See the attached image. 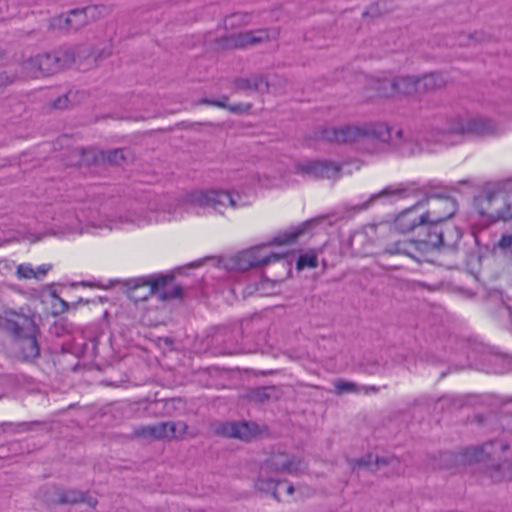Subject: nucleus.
Segmentation results:
<instances>
[{
  "label": "nucleus",
  "mask_w": 512,
  "mask_h": 512,
  "mask_svg": "<svg viewBox=\"0 0 512 512\" xmlns=\"http://www.w3.org/2000/svg\"><path fill=\"white\" fill-rule=\"evenodd\" d=\"M321 138L335 143L370 141L387 143L402 156H413L421 151L410 133H405L402 129H396L383 122L345 125L339 128L326 127L321 130Z\"/></svg>",
  "instance_id": "1"
},
{
  "label": "nucleus",
  "mask_w": 512,
  "mask_h": 512,
  "mask_svg": "<svg viewBox=\"0 0 512 512\" xmlns=\"http://www.w3.org/2000/svg\"><path fill=\"white\" fill-rule=\"evenodd\" d=\"M306 470V464L300 458L290 456L284 451H278L265 462L261 468V476L257 480L255 487L262 492L271 493L277 500H281L280 487L284 486L286 495L291 496L294 492V486L287 481H275L272 478H264V474L269 472L287 473L291 475H300Z\"/></svg>",
  "instance_id": "2"
},
{
  "label": "nucleus",
  "mask_w": 512,
  "mask_h": 512,
  "mask_svg": "<svg viewBox=\"0 0 512 512\" xmlns=\"http://www.w3.org/2000/svg\"><path fill=\"white\" fill-rule=\"evenodd\" d=\"M243 204L228 191L224 190H198L186 194L172 213V218L183 216V212L200 214L199 209H212L222 214L224 209L239 208Z\"/></svg>",
  "instance_id": "3"
},
{
  "label": "nucleus",
  "mask_w": 512,
  "mask_h": 512,
  "mask_svg": "<svg viewBox=\"0 0 512 512\" xmlns=\"http://www.w3.org/2000/svg\"><path fill=\"white\" fill-rule=\"evenodd\" d=\"M173 280V274L130 278V301L137 303L147 300L150 296H157L161 301L180 298L182 288L173 285Z\"/></svg>",
  "instance_id": "4"
},
{
  "label": "nucleus",
  "mask_w": 512,
  "mask_h": 512,
  "mask_svg": "<svg viewBox=\"0 0 512 512\" xmlns=\"http://www.w3.org/2000/svg\"><path fill=\"white\" fill-rule=\"evenodd\" d=\"M7 329L14 335V345L21 358L29 361L38 357V328L31 317L11 312L7 318Z\"/></svg>",
  "instance_id": "5"
},
{
  "label": "nucleus",
  "mask_w": 512,
  "mask_h": 512,
  "mask_svg": "<svg viewBox=\"0 0 512 512\" xmlns=\"http://www.w3.org/2000/svg\"><path fill=\"white\" fill-rule=\"evenodd\" d=\"M438 135L436 142L447 143L449 135L470 134L476 136H490L498 131L497 124L490 118L482 116H455L447 120L443 127L436 128Z\"/></svg>",
  "instance_id": "6"
},
{
  "label": "nucleus",
  "mask_w": 512,
  "mask_h": 512,
  "mask_svg": "<svg viewBox=\"0 0 512 512\" xmlns=\"http://www.w3.org/2000/svg\"><path fill=\"white\" fill-rule=\"evenodd\" d=\"M475 203L479 214L492 222L512 220V189L504 193L487 188L475 198Z\"/></svg>",
  "instance_id": "7"
},
{
  "label": "nucleus",
  "mask_w": 512,
  "mask_h": 512,
  "mask_svg": "<svg viewBox=\"0 0 512 512\" xmlns=\"http://www.w3.org/2000/svg\"><path fill=\"white\" fill-rule=\"evenodd\" d=\"M284 253H268L266 246H258L238 253L234 259V267L241 271H246L255 267H262L271 263H277L286 271L288 264L284 259Z\"/></svg>",
  "instance_id": "8"
},
{
  "label": "nucleus",
  "mask_w": 512,
  "mask_h": 512,
  "mask_svg": "<svg viewBox=\"0 0 512 512\" xmlns=\"http://www.w3.org/2000/svg\"><path fill=\"white\" fill-rule=\"evenodd\" d=\"M465 459L470 465H478L494 482L512 481V463L497 462L486 450H465Z\"/></svg>",
  "instance_id": "9"
},
{
  "label": "nucleus",
  "mask_w": 512,
  "mask_h": 512,
  "mask_svg": "<svg viewBox=\"0 0 512 512\" xmlns=\"http://www.w3.org/2000/svg\"><path fill=\"white\" fill-rule=\"evenodd\" d=\"M187 424L182 421L161 422L154 425L140 426L134 429V436L148 441L172 440L183 438Z\"/></svg>",
  "instance_id": "10"
},
{
  "label": "nucleus",
  "mask_w": 512,
  "mask_h": 512,
  "mask_svg": "<svg viewBox=\"0 0 512 512\" xmlns=\"http://www.w3.org/2000/svg\"><path fill=\"white\" fill-rule=\"evenodd\" d=\"M420 201L423 202V207L428 206V210L422 213V221L430 223H441L451 218L456 212L455 201L447 196L439 197L435 195H426Z\"/></svg>",
  "instance_id": "11"
},
{
  "label": "nucleus",
  "mask_w": 512,
  "mask_h": 512,
  "mask_svg": "<svg viewBox=\"0 0 512 512\" xmlns=\"http://www.w3.org/2000/svg\"><path fill=\"white\" fill-rule=\"evenodd\" d=\"M80 52L76 48L63 46L51 52L40 53L43 76L50 75L69 67L75 62Z\"/></svg>",
  "instance_id": "12"
},
{
  "label": "nucleus",
  "mask_w": 512,
  "mask_h": 512,
  "mask_svg": "<svg viewBox=\"0 0 512 512\" xmlns=\"http://www.w3.org/2000/svg\"><path fill=\"white\" fill-rule=\"evenodd\" d=\"M339 172L340 167L329 161L306 159L295 165V173L307 179L335 178Z\"/></svg>",
  "instance_id": "13"
},
{
  "label": "nucleus",
  "mask_w": 512,
  "mask_h": 512,
  "mask_svg": "<svg viewBox=\"0 0 512 512\" xmlns=\"http://www.w3.org/2000/svg\"><path fill=\"white\" fill-rule=\"evenodd\" d=\"M375 89L381 96H391L399 93L403 95H411L419 92L418 77L416 76H399L392 80H377Z\"/></svg>",
  "instance_id": "14"
},
{
  "label": "nucleus",
  "mask_w": 512,
  "mask_h": 512,
  "mask_svg": "<svg viewBox=\"0 0 512 512\" xmlns=\"http://www.w3.org/2000/svg\"><path fill=\"white\" fill-rule=\"evenodd\" d=\"M423 208V202L417 201L412 207L402 211L395 219V228L401 233H407L415 228L421 229L425 221H422V213H418V209Z\"/></svg>",
  "instance_id": "15"
},
{
  "label": "nucleus",
  "mask_w": 512,
  "mask_h": 512,
  "mask_svg": "<svg viewBox=\"0 0 512 512\" xmlns=\"http://www.w3.org/2000/svg\"><path fill=\"white\" fill-rule=\"evenodd\" d=\"M420 230L426 233V237L415 241L417 250L428 251L440 248L445 244L444 232L439 226V223L426 222Z\"/></svg>",
  "instance_id": "16"
},
{
  "label": "nucleus",
  "mask_w": 512,
  "mask_h": 512,
  "mask_svg": "<svg viewBox=\"0 0 512 512\" xmlns=\"http://www.w3.org/2000/svg\"><path fill=\"white\" fill-rule=\"evenodd\" d=\"M82 161L87 164L92 163L95 165L104 162H108L112 165H119L125 161V151L124 149H115L104 153L103 151H98L96 149H87L82 153Z\"/></svg>",
  "instance_id": "17"
},
{
  "label": "nucleus",
  "mask_w": 512,
  "mask_h": 512,
  "mask_svg": "<svg viewBox=\"0 0 512 512\" xmlns=\"http://www.w3.org/2000/svg\"><path fill=\"white\" fill-rule=\"evenodd\" d=\"M86 24L81 8L73 9L67 15H59L50 21V27L59 30H78Z\"/></svg>",
  "instance_id": "18"
},
{
  "label": "nucleus",
  "mask_w": 512,
  "mask_h": 512,
  "mask_svg": "<svg viewBox=\"0 0 512 512\" xmlns=\"http://www.w3.org/2000/svg\"><path fill=\"white\" fill-rule=\"evenodd\" d=\"M257 426L247 422H227L220 426L219 433L226 437L249 440L256 434Z\"/></svg>",
  "instance_id": "19"
},
{
  "label": "nucleus",
  "mask_w": 512,
  "mask_h": 512,
  "mask_svg": "<svg viewBox=\"0 0 512 512\" xmlns=\"http://www.w3.org/2000/svg\"><path fill=\"white\" fill-rule=\"evenodd\" d=\"M396 463L397 460L394 458L368 453L365 457H362L359 460H357L355 462V466L370 471H377L386 465H394Z\"/></svg>",
  "instance_id": "20"
},
{
  "label": "nucleus",
  "mask_w": 512,
  "mask_h": 512,
  "mask_svg": "<svg viewBox=\"0 0 512 512\" xmlns=\"http://www.w3.org/2000/svg\"><path fill=\"white\" fill-rule=\"evenodd\" d=\"M236 89L264 93L269 90V82L260 75H253L248 78H239L235 82Z\"/></svg>",
  "instance_id": "21"
},
{
  "label": "nucleus",
  "mask_w": 512,
  "mask_h": 512,
  "mask_svg": "<svg viewBox=\"0 0 512 512\" xmlns=\"http://www.w3.org/2000/svg\"><path fill=\"white\" fill-rule=\"evenodd\" d=\"M269 38L266 30L246 31L234 35L231 39L234 47H243L250 44L263 42Z\"/></svg>",
  "instance_id": "22"
},
{
  "label": "nucleus",
  "mask_w": 512,
  "mask_h": 512,
  "mask_svg": "<svg viewBox=\"0 0 512 512\" xmlns=\"http://www.w3.org/2000/svg\"><path fill=\"white\" fill-rule=\"evenodd\" d=\"M22 76L25 78L43 77L40 54L29 57L21 64Z\"/></svg>",
  "instance_id": "23"
},
{
  "label": "nucleus",
  "mask_w": 512,
  "mask_h": 512,
  "mask_svg": "<svg viewBox=\"0 0 512 512\" xmlns=\"http://www.w3.org/2000/svg\"><path fill=\"white\" fill-rule=\"evenodd\" d=\"M446 79L441 73H429L418 77L419 92L431 91L444 86Z\"/></svg>",
  "instance_id": "24"
},
{
  "label": "nucleus",
  "mask_w": 512,
  "mask_h": 512,
  "mask_svg": "<svg viewBox=\"0 0 512 512\" xmlns=\"http://www.w3.org/2000/svg\"><path fill=\"white\" fill-rule=\"evenodd\" d=\"M414 250H417L415 241H396L392 244H389L384 249L383 253L387 255H405L411 258H415V255L413 254Z\"/></svg>",
  "instance_id": "25"
},
{
  "label": "nucleus",
  "mask_w": 512,
  "mask_h": 512,
  "mask_svg": "<svg viewBox=\"0 0 512 512\" xmlns=\"http://www.w3.org/2000/svg\"><path fill=\"white\" fill-rule=\"evenodd\" d=\"M199 104L203 105H212L216 106L218 108H224L228 109L231 112L238 113L243 112L249 109V105H243V104H236V105H228V97L222 96L219 99H209V98H202L198 101Z\"/></svg>",
  "instance_id": "26"
},
{
  "label": "nucleus",
  "mask_w": 512,
  "mask_h": 512,
  "mask_svg": "<svg viewBox=\"0 0 512 512\" xmlns=\"http://www.w3.org/2000/svg\"><path fill=\"white\" fill-rule=\"evenodd\" d=\"M408 193V189L405 188L403 185H399L397 187H386L383 189L379 194L372 195L369 199V201L365 202L361 206L357 208L358 211L365 210L368 208L370 202L374 201V199L378 198L379 196H398L400 198L406 197Z\"/></svg>",
  "instance_id": "27"
},
{
  "label": "nucleus",
  "mask_w": 512,
  "mask_h": 512,
  "mask_svg": "<svg viewBox=\"0 0 512 512\" xmlns=\"http://www.w3.org/2000/svg\"><path fill=\"white\" fill-rule=\"evenodd\" d=\"M81 10L86 18L87 23L107 15L110 11L109 7L105 5H90L81 8Z\"/></svg>",
  "instance_id": "28"
},
{
  "label": "nucleus",
  "mask_w": 512,
  "mask_h": 512,
  "mask_svg": "<svg viewBox=\"0 0 512 512\" xmlns=\"http://www.w3.org/2000/svg\"><path fill=\"white\" fill-rule=\"evenodd\" d=\"M78 94V91L70 90L63 96L58 97L55 101H53L52 105L56 109H64L69 105L77 104L80 102V99L77 97Z\"/></svg>",
  "instance_id": "29"
},
{
  "label": "nucleus",
  "mask_w": 512,
  "mask_h": 512,
  "mask_svg": "<svg viewBox=\"0 0 512 512\" xmlns=\"http://www.w3.org/2000/svg\"><path fill=\"white\" fill-rule=\"evenodd\" d=\"M36 422H19V423H11V422H3L0 423V434L12 431V432H25L32 428V426L36 425Z\"/></svg>",
  "instance_id": "30"
},
{
  "label": "nucleus",
  "mask_w": 512,
  "mask_h": 512,
  "mask_svg": "<svg viewBox=\"0 0 512 512\" xmlns=\"http://www.w3.org/2000/svg\"><path fill=\"white\" fill-rule=\"evenodd\" d=\"M335 392L338 395L348 394V393H359L360 388L354 382L337 380L334 383Z\"/></svg>",
  "instance_id": "31"
},
{
  "label": "nucleus",
  "mask_w": 512,
  "mask_h": 512,
  "mask_svg": "<svg viewBox=\"0 0 512 512\" xmlns=\"http://www.w3.org/2000/svg\"><path fill=\"white\" fill-rule=\"evenodd\" d=\"M303 229H295L293 231L281 233L273 238V244L284 245L292 243L302 233Z\"/></svg>",
  "instance_id": "32"
},
{
  "label": "nucleus",
  "mask_w": 512,
  "mask_h": 512,
  "mask_svg": "<svg viewBox=\"0 0 512 512\" xmlns=\"http://www.w3.org/2000/svg\"><path fill=\"white\" fill-rule=\"evenodd\" d=\"M81 499H84L83 492L77 490L62 491L59 494L60 503L74 504L80 502Z\"/></svg>",
  "instance_id": "33"
},
{
  "label": "nucleus",
  "mask_w": 512,
  "mask_h": 512,
  "mask_svg": "<svg viewBox=\"0 0 512 512\" xmlns=\"http://www.w3.org/2000/svg\"><path fill=\"white\" fill-rule=\"evenodd\" d=\"M16 276L20 280L35 279V269L30 263H22L17 266Z\"/></svg>",
  "instance_id": "34"
},
{
  "label": "nucleus",
  "mask_w": 512,
  "mask_h": 512,
  "mask_svg": "<svg viewBox=\"0 0 512 512\" xmlns=\"http://www.w3.org/2000/svg\"><path fill=\"white\" fill-rule=\"evenodd\" d=\"M83 353L87 357H95L98 352V339L97 336L89 337L83 344Z\"/></svg>",
  "instance_id": "35"
},
{
  "label": "nucleus",
  "mask_w": 512,
  "mask_h": 512,
  "mask_svg": "<svg viewBox=\"0 0 512 512\" xmlns=\"http://www.w3.org/2000/svg\"><path fill=\"white\" fill-rule=\"evenodd\" d=\"M318 265V259L315 254H302L297 261V267L303 269L305 267L315 268Z\"/></svg>",
  "instance_id": "36"
},
{
  "label": "nucleus",
  "mask_w": 512,
  "mask_h": 512,
  "mask_svg": "<svg viewBox=\"0 0 512 512\" xmlns=\"http://www.w3.org/2000/svg\"><path fill=\"white\" fill-rule=\"evenodd\" d=\"M63 225L68 230H76L79 220L78 215L75 214V212H67L65 215L62 216Z\"/></svg>",
  "instance_id": "37"
},
{
  "label": "nucleus",
  "mask_w": 512,
  "mask_h": 512,
  "mask_svg": "<svg viewBox=\"0 0 512 512\" xmlns=\"http://www.w3.org/2000/svg\"><path fill=\"white\" fill-rule=\"evenodd\" d=\"M497 246L502 251H507L512 249V234L505 233L503 234L497 242Z\"/></svg>",
  "instance_id": "38"
},
{
  "label": "nucleus",
  "mask_w": 512,
  "mask_h": 512,
  "mask_svg": "<svg viewBox=\"0 0 512 512\" xmlns=\"http://www.w3.org/2000/svg\"><path fill=\"white\" fill-rule=\"evenodd\" d=\"M16 79V75L8 73L7 71L0 72V92L7 85L11 84Z\"/></svg>",
  "instance_id": "39"
},
{
  "label": "nucleus",
  "mask_w": 512,
  "mask_h": 512,
  "mask_svg": "<svg viewBox=\"0 0 512 512\" xmlns=\"http://www.w3.org/2000/svg\"><path fill=\"white\" fill-rule=\"evenodd\" d=\"M51 268H52L51 264H42V265L38 266L35 269V274H36L35 279L42 280L47 275V273L51 270Z\"/></svg>",
  "instance_id": "40"
},
{
  "label": "nucleus",
  "mask_w": 512,
  "mask_h": 512,
  "mask_svg": "<svg viewBox=\"0 0 512 512\" xmlns=\"http://www.w3.org/2000/svg\"><path fill=\"white\" fill-rule=\"evenodd\" d=\"M12 16H14V13L9 11L8 1L0 0V20Z\"/></svg>",
  "instance_id": "41"
},
{
  "label": "nucleus",
  "mask_w": 512,
  "mask_h": 512,
  "mask_svg": "<svg viewBox=\"0 0 512 512\" xmlns=\"http://www.w3.org/2000/svg\"><path fill=\"white\" fill-rule=\"evenodd\" d=\"M83 498L84 499H81L80 502H84L88 506L93 507V508L96 507V505L98 503L96 497L83 492Z\"/></svg>",
  "instance_id": "42"
},
{
  "label": "nucleus",
  "mask_w": 512,
  "mask_h": 512,
  "mask_svg": "<svg viewBox=\"0 0 512 512\" xmlns=\"http://www.w3.org/2000/svg\"><path fill=\"white\" fill-rule=\"evenodd\" d=\"M52 295H53L55 301H57L60 306V308L56 311L57 313H62V312H65L66 310H68V303L66 301L61 299L55 293H52Z\"/></svg>",
  "instance_id": "43"
},
{
  "label": "nucleus",
  "mask_w": 512,
  "mask_h": 512,
  "mask_svg": "<svg viewBox=\"0 0 512 512\" xmlns=\"http://www.w3.org/2000/svg\"><path fill=\"white\" fill-rule=\"evenodd\" d=\"M269 391H270V388L268 387H264V388H260L258 389L256 392H255V397L258 399V400H264L266 398L269 397Z\"/></svg>",
  "instance_id": "44"
},
{
  "label": "nucleus",
  "mask_w": 512,
  "mask_h": 512,
  "mask_svg": "<svg viewBox=\"0 0 512 512\" xmlns=\"http://www.w3.org/2000/svg\"><path fill=\"white\" fill-rule=\"evenodd\" d=\"M152 221H153V219L150 216L149 217H145L144 219L137 220L139 226L144 224V223H151Z\"/></svg>",
  "instance_id": "45"
},
{
  "label": "nucleus",
  "mask_w": 512,
  "mask_h": 512,
  "mask_svg": "<svg viewBox=\"0 0 512 512\" xmlns=\"http://www.w3.org/2000/svg\"><path fill=\"white\" fill-rule=\"evenodd\" d=\"M237 17V15H233L231 17H229L228 19L225 20V25L228 26L229 22H231V24H233V20Z\"/></svg>",
  "instance_id": "46"
},
{
  "label": "nucleus",
  "mask_w": 512,
  "mask_h": 512,
  "mask_svg": "<svg viewBox=\"0 0 512 512\" xmlns=\"http://www.w3.org/2000/svg\"><path fill=\"white\" fill-rule=\"evenodd\" d=\"M82 286L93 287V286H99V285L95 284V283H91V282H82Z\"/></svg>",
  "instance_id": "47"
},
{
  "label": "nucleus",
  "mask_w": 512,
  "mask_h": 512,
  "mask_svg": "<svg viewBox=\"0 0 512 512\" xmlns=\"http://www.w3.org/2000/svg\"><path fill=\"white\" fill-rule=\"evenodd\" d=\"M279 491H280V493H281V497H282V496H283L282 491H285V492H286V489H285V487H284V486H282V487H280Z\"/></svg>",
  "instance_id": "48"
},
{
  "label": "nucleus",
  "mask_w": 512,
  "mask_h": 512,
  "mask_svg": "<svg viewBox=\"0 0 512 512\" xmlns=\"http://www.w3.org/2000/svg\"><path fill=\"white\" fill-rule=\"evenodd\" d=\"M159 220H170V218H166V217L164 216V217H162L161 219H159V218H156V219H155V221H159Z\"/></svg>",
  "instance_id": "49"
},
{
  "label": "nucleus",
  "mask_w": 512,
  "mask_h": 512,
  "mask_svg": "<svg viewBox=\"0 0 512 512\" xmlns=\"http://www.w3.org/2000/svg\"><path fill=\"white\" fill-rule=\"evenodd\" d=\"M505 402H507V403H511V402H512V397H511V398H507V399L505 400Z\"/></svg>",
  "instance_id": "50"
},
{
  "label": "nucleus",
  "mask_w": 512,
  "mask_h": 512,
  "mask_svg": "<svg viewBox=\"0 0 512 512\" xmlns=\"http://www.w3.org/2000/svg\"><path fill=\"white\" fill-rule=\"evenodd\" d=\"M122 288L124 289V292L126 293V291L128 290L127 285H126V284H125V285H123V287H122Z\"/></svg>",
  "instance_id": "51"
},
{
  "label": "nucleus",
  "mask_w": 512,
  "mask_h": 512,
  "mask_svg": "<svg viewBox=\"0 0 512 512\" xmlns=\"http://www.w3.org/2000/svg\"><path fill=\"white\" fill-rule=\"evenodd\" d=\"M109 228L112 230V229H114V228H118V226H112V225H110V226H109Z\"/></svg>",
  "instance_id": "52"
},
{
  "label": "nucleus",
  "mask_w": 512,
  "mask_h": 512,
  "mask_svg": "<svg viewBox=\"0 0 512 512\" xmlns=\"http://www.w3.org/2000/svg\"><path fill=\"white\" fill-rule=\"evenodd\" d=\"M198 265H199L198 263H191L192 267H195V266H198Z\"/></svg>",
  "instance_id": "53"
},
{
  "label": "nucleus",
  "mask_w": 512,
  "mask_h": 512,
  "mask_svg": "<svg viewBox=\"0 0 512 512\" xmlns=\"http://www.w3.org/2000/svg\"><path fill=\"white\" fill-rule=\"evenodd\" d=\"M501 448L506 449V448H508V446L507 445H502Z\"/></svg>",
  "instance_id": "54"
}]
</instances>
